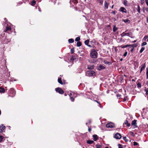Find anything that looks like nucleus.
I'll return each mask as SVG.
<instances>
[{
	"mask_svg": "<svg viewBox=\"0 0 148 148\" xmlns=\"http://www.w3.org/2000/svg\"><path fill=\"white\" fill-rule=\"evenodd\" d=\"M92 136L94 141H96L98 139L97 136V135L94 134Z\"/></svg>",
	"mask_w": 148,
	"mask_h": 148,
	"instance_id": "17",
	"label": "nucleus"
},
{
	"mask_svg": "<svg viewBox=\"0 0 148 148\" xmlns=\"http://www.w3.org/2000/svg\"><path fill=\"white\" fill-rule=\"evenodd\" d=\"M137 87L138 88H140L141 86V84L140 83H138L137 84Z\"/></svg>",
	"mask_w": 148,
	"mask_h": 148,
	"instance_id": "37",
	"label": "nucleus"
},
{
	"mask_svg": "<svg viewBox=\"0 0 148 148\" xmlns=\"http://www.w3.org/2000/svg\"><path fill=\"white\" fill-rule=\"evenodd\" d=\"M96 101L97 103L100 104V103L99 102L97 101Z\"/></svg>",
	"mask_w": 148,
	"mask_h": 148,
	"instance_id": "59",
	"label": "nucleus"
},
{
	"mask_svg": "<svg viewBox=\"0 0 148 148\" xmlns=\"http://www.w3.org/2000/svg\"><path fill=\"white\" fill-rule=\"evenodd\" d=\"M97 1L101 5H102L103 4V0H97Z\"/></svg>",
	"mask_w": 148,
	"mask_h": 148,
	"instance_id": "29",
	"label": "nucleus"
},
{
	"mask_svg": "<svg viewBox=\"0 0 148 148\" xmlns=\"http://www.w3.org/2000/svg\"><path fill=\"white\" fill-rule=\"evenodd\" d=\"M129 45H121V46H120V47H121L122 48H126L127 47H129Z\"/></svg>",
	"mask_w": 148,
	"mask_h": 148,
	"instance_id": "22",
	"label": "nucleus"
},
{
	"mask_svg": "<svg viewBox=\"0 0 148 148\" xmlns=\"http://www.w3.org/2000/svg\"><path fill=\"white\" fill-rule=\"evenodd\" d=\"M58 82L60 84H64L65 83H63V82H62V79L61 78H59L58 79Z\"/></svg>",
	"mask_w": 148,
	"mask_h": 148,
	"instance_id": "18",
	"label": "nucleus"
},
{
	"mask_svg": "<svg viewBox=\"0 0 148 148\" xmlns=\"http://www.w3.org/2000/svg\"><path fill=\"white\" fill-rule=\"evenodd\" d=\"M91 121H90V120H89V123H91Z\"/></svg>",
	"mask_w": 148,
	"mask_h": 148,
	"instance_id": "63",
	"label": "nucleus"
},
{
	"mask_svg": "<svg viewBox=\"0 0 148 148\" xmlns=\"http://www.w3.org/2000/svg\"><path fill=\"white\" fill-rule=\"evenodd\" d=\"M70 99H71V101H74V98H73L72 97H70Z\"/></svg>",
	"mask_w": 148,
	"mask_h": 148,
	"instance_id": "47",
	"label": "nucleus"
},
{
	"mask_svg": "<svg viewBox=\"0 0 148 148\" xmlns=\"http://www.w3.org/2000/svg\"><path fill=\"white\" fill-rule=\"evenodd\" d=\"M87 69L89 70H92L94 68V65H88L87 66Z\"/></svg>",
	"mask_w": 148,
	"mask_h": 148,
	"instance_id": "13",
	"label": "nucleus"
},
{
	"mask_svg": "<svg viewBox=\"0 0 148 148\" xmlns=\"http://www.w3.org/2000/svg\"><path fill=\"white\" fill-rule=\"evenodd\" d=\"M136 121V120H134L132 121V125L134 126L135 127H137V125Z\"/></svg>",
	"mask_w": 148,
	"mask_h": 148,
	"instance_id": "9",
	"label": "nucleus"
},
{
	"mask_svg": "<svg viewBox=\"0 0 148 148\" xmlns=\"http://www.w3.org/2000/svg\"><path fill=\"white\" fill-rule=\"evenodd\" d=\"M121 95H120L119 94H118L117 95V97H121Z\"/></svg>",
	"mask_w": 148,
	"mask_h": 148,
	"instance_id": "51",
	"label": "nucleus"
},
{
	"mask_svg": "<svg viewBox=\"0 0 148 148\" xmlns=\"http://www.w3.org/2000/svg\"><path fill=\"white\" fill-rule=\"evenodd\" d=\"M145 1L147 5L148 6V0H145Z\"/></svg>",
	"mask_w": 148,
	"mask_h": 148,
	"instance_id": "49",
	"label": "nucleus"
},
{
	"mask_svg": "<svg viewBox=\"0 0 148 148\" xmlns=\"http://www.w3.org/2000/svg\"><path fill=\"white\" fill-rule=\"evenodd\" d=\"M106 127L107 128H114L115 127L114 123L110 122L107 124L106 125Z\"/></svg>",
	"mask_w": 148,
	"mask_h": 148,
	"instance_id": "4",
	"label": "nucleus"
},
{
	"mask_svg": "<svg viewBox=\"0 0 148 148\" xmlns=\"http://www.w3.org/2000/svg\"><path fill=\"white\" fill-rule=\"evenodd\" d=\"M11 28L9 26L7 25V26L6 27V29L4 31L5 32H6L7 31H11Z\"/></svg>",
	"mask_w": 148,
	"mask_h": 148,
	"instance_id": "12",
	"label": "nucleus"
},
{
	"mask_svg": "<svg viewBox=\"0 0 148 148\" xmlns=\"http://www.w3.org/2000/svg\"><path fill=\"white\" fill-rule=\"evenodd\" d=\"M114 137L116 139H120L121 137V136L120 134L117 133L115 134Z\"/></svg>",
	"mask_w": 148,
	"mask_h": 148,
	"instance_id": "6",
	"label": "nucleus"
},
{
	"mask_svg": "<svg viewBox=\"0 0 148 148\" xmlns=\"http://www.w3.org/2000/svg\"><path fill=\"white\" fill-rule=\"evenodd\" d=\"M119 10V11L122 12H124L125 13H127V10L126 9L123 7H121L120 8Z\"/></svg>",
	"mask_w": 148,
	"mask_h": 148,
	"instance_id": "8",
	"label": "nucleus"
},
{
	"mask_svg": "<svg viewBox=\"0 0 148 148\" xmlns=\"http://www.w3.org/2000/svg\"><path fill=\"white\" fill-rule=\"evenodd\" d=\"M123 139L124 140L125 142H127L128 141V140L127 139L126 137L125 136L123 137Z\"/></svg>",
	"mask_w": 148,
	"mask_h": 148,
	"instance_id": "34",
	"label": "nucleus"
},
{
	"mask_svg": "<svg viewBox=\"0 0 148 148\" xmlns=\"http://www.w3.org/2000/svg\"><path fill=\"white\" fill-rule=\"evenodd\" d=\"M103 62L105 64H108L109 65L111 64H112L110 62H108L106 60H105Z\"/></svg>",
	"mask_w": 148,
	"mask_h": 148,
	"instance_id": "24",
	"label": "nucleus"
},
{
	"mask_svg": "<svg viewBox=\"0 0 148 148\" xmlns=\"http://www.w3.org/2000/svg\"><path fill=\"white\" fill-rule=\"evenodd\" d=\"M109 5V3L107 2L106 1H105L104 2V6L106 9H108V6Z\"/></svg>",
	"mask_w": 148,
	"mask_h": 148,
	"instance_id": "15",
	"label": "nucleus"
},
{
	"mask_svg": "<svg viewBox=\"0 0 148 148\" xmlns=\"http://www.w3.org/2000/svg\"><path fill=\"white\" fill-rule=\"evenodd\" d=\"M136 40H135L134 41H133L132 42H133V43H134V42H136Z\"/></svg>",
	"mask_w": 148,
	"mask_h": 148,
	"instance_id": "54",
	"label": "nucleus"
},
{
	"mask_svg": "<svg viewBox=\"0 0 148 148\" xmlns=\"http://www.w3.org/2000/svg\"><path fill=\"white\" fill-rule=\"evenodd\" d=\"M96 148H101V145H96Z\"/></svg>",
	"mask_w": 148,
	"mask_h": 148,
	"instance_id": "39",
	"label": "nucleus"
},
{
	"mask_svg": "<svg viewBox=\"0 0 148 148\" xmlns=\"http://www.w3.org/2000/svg\"><path fill=\"white\" fill-rule=\"evenodd\" d=\"M73 2L75 4H76L78 3V1L77 0H73Z\"/></svg>",
	"mask_w": 148,
	"mask_h": 148,
	"instance_id": "38",
	"label": "nucleus"
},
{
	"mask_svg": "<svg viewBox=\"0 0 148 148\" xmlns=\"http://www.w3.org/2000/svg\"><path fill=\"white\" fill-rule=\"evenodd\" d=\"M98 53L96 52L95 50L94 49H92L91 50L90 54V56L92 58H96L97 57Z\"/></svg>",
	"mask_w": 148,
	"mask_h": 148,
	"instance_id": "1",
	"label": "nucleus"
},
{
	"mask_svg": "<svg viewBox=\"0 0 148 148\" xmlns=\"http://www.w3.org/2000/svg\"><path fill=\"white\" fill-rule=\"evenodd\" d=\"M105 68V67L101 64L97 68L98 70L99 71H100L101 70L104 69Z\"/></svg>",
	"mask_w": 148,
	"mask_h": 148,
	"instance_id": "10",
	"label": "nucleus"
},
{
	"mask_svg": "<svg viewBox=\"0 0 148 148\" xmlns=\"http://www.w3.org/2000/svg\"><path fill=\"white\" fill-rule=\"evenodd\" d=\"M112 13L114 15L115 14V11H113L112 12Z\"/></svg>",
	"mask_w": 148,
	"mask_h": 148,
	"instance_id": "52",
	"label": "nucleus"
},
{
	"mask_svg": "<svg viewBox=\"0 0 148 148\" xmlns=\"http://www.w3.org/2000/svg\"><path fill=\"white\" fill-rule=\"evenodd\" d=\"M138 145V143L137 142H136L135 141H134L133 142V145L134 146L137 145Z\"/></svg>",
	"mask_w": 148,
	"mask_h": 148,
	"instance_id": "43",
	"label": "nucleus"
},
{
	"mask_svg": "<svg viewBox=\"0 0 148 148\" xmlns=\"http://www.w3.org/2000/svg\"><path fill=\"white\" fill-rule=\"evenodd\" d=\"M132 81H134V82H135V81L134 79H132Z\"/></svg>",
	"mask_w": 148,
	"mask_h": 148,
	"instance_id": "58",
	"label": "nucleus"
},
{
	"mask_svg": "<svg viewBox=\"0 0 148 148\" xmlns=\"http://www.w3.org/2000/svg\"><path fill=\"white\" fill-rule=\"evenodd\" d=\"M87 46L90 47H93V48L94 47H95V46L94 45H91L89 44H88Z\"/></svg>",
	"mask_w": 148,
	"mask_h": 148,
	"instance_id": "45",
	"label": "nucleus"
},
{
	"mask_svg": "<svg viewBox=\"0 0 148 148\" xmlns=\"http://www.w3.org/2000/svg\"><path fill=\"white\" fill-rule=\"evenodd\" d=\"M80 38L79 37H77L75 39V40L76 42H79V41L80 40Z\"/></svg>",
	"mask_w": 148,
	"mask_h": 148,
	"instance_id": "33",
	"label": "nucleus"
},
{
	"mask_svg": "<svg viewBox=\"0 0 148 148\" xmlns=\"http://www.w3.org/2000/svg\"><path fill=\"white\" fill-rule=\"evenodd\" d=\"M5 129V127L3 124H1L0 125V133L2 132L3 130Z\"/></svg>",
	"mask_w": 148,
	"mask_h": 148,
	"instance_id": "7",
	"label": "nucleus"
},
{
	"mask_svg": "<svg viewBox=\"0 0 148 148\" xmlns=\"http://www.w3.org/2000/svg\"><path fill=\"white\" fill-rule=\"evenodd\" d=\"M118 28L116 27V25H114L113 26V32H115L118 29Z\"/></svg>",
	"mask_w": 148,
	"mask_h": 148,
	"instance_id": "20",
	"label": "nucleus"
},
{
	"mask_svg": "<svg viewBox=\"0 0 148 148\" xmlns=\"http://www.w3.org/2000/svg\"><path fill=\"white\" fill-rule=\"evenodd\" d=\"M132 34L131 32L129 33H125V32H123L121 34V37H123L125 36V35L127 36L132 38L133 37H132L131 36H132Z\"/></svg>",
	"mask_w": 148,
	"mask_h": 148,
	"instance_id": "3",
	"label": "nucleus"
},
{
	"mask_svg": "<svg viewBox=\"0 0 148 148\" xmlns=\"http://www.w3.org/2000/svg\"><path fill=\"white\" fill-rule=\"evenodd\" d=\"M5 92V90L3 88L0 87V92L4 93Z\"/></svg>",
	"mask_w": 148,
	"mask_h": 148,
	"instance_id": "26",
	"label": "nucleus"
},
{
	"mask_svg": "<svg viewBox=\"0 0 148 148\" xmlns=\"http://www.w3.org/2000/svg\"><path fill=\"white\" fill-rule=\"evenodd\" d=\"M147 22H148V17L147 18Z\"/></svg>",
	"mask_w": 148,
	"mask_h": 148,
	"instance_id": "53",
	"label": "nucleus"
},
{
	"mask_svg": "<svg viewBox=\"0 0 148 148\" xmlns=\"http://www.w3.org/2000/svg\"><path fill=\"white\" fill-rule=\"evenodd\" d=\"M82 43L80 41H79L77 42V46L78 47H80L82 45Z\"/></svg>",
	"mask_w": 148,
	"mask_h": 148,
	"instance_id": "25",
	"label": "nucleus"
},
{
	"mask_svg": "<svg viewBox=\"0 0 148 148\" xmlns=\"http://www.w3.org/2000/svg\"><path fill=\"white\" fill-rule=\"evenodd\" d=\"M95 75V73L93 71H88L86 72V75L89 77L93 76Z\"/></svg>",
	"mask_w": 148,
	"mask_h": 148,
	"instance_id": "2",
	"label": "nucleus"
},
{
	"mask_svg": "<svg viewBox=\"0 0 148 148\" xmlns=\"http://www.w3.org/2000/svg\"><path fill=\"white\" fill-rule=\"evenodd\" d=\"M134 49L133 48H132L130 50L131 52H132L134 50Z\"/></svg>",
	"mask_w": 148,
	"mask_h": 148,
	"instance_id": "50",
	"label": "nucleus"
},
{
	"mask_svg": "<svg viewBox=\"0 0 148 148\" xmlns=\"http://www.w3.org/2000/svg\"><path fill=\"white\" fill-rule=\"evenodd\" d=\"M138 9H137V11L139 13H140V7L139 5H138Z\"/></svg>",
	"mask_w": 148,
	"mask_h": 148,
	"instance_id": "36",
	"label": "nucleus"
},
{
	"mask_svg": "<svg viewBox=\"0 0 148 148\" xmlns=\"http://www.w3.org/2000/svg\"><path fill=\"white\" fill-rule=\"evenodd\" d=\"M145 63L144 64H142L141 65V68H140V73H141L142 71L145 68Z\"/></svg>",
	"mask_w": 148,
	"mask_h": 148,
	"instance_id": "11",
	"label": "nucleus"
},
{
	"mask_svg": "<svg viewBox=\"0 0 148 148\" xmlns=\"http://www.w3.org/2000/svg\"><path fill=\"white\" fill-rule=\"evenodd\" d=\"M105 148H109L108 147H106Z\"/></svg>",
	"mask_w": 148,
	"mask_h": 148,
	"instance_id": "64",
	"label": "nucleus"
},
{
	"mask_svg": "<svg viewBox=\"0 0 148 148\" xmlns=\"http://www.w3.org/2000/svg\"><path fill=\"white\" fill-rule=\"evenodd\" d=\"M127 51H125L123 54V56L125 57L126 56L127 54Z\"/></svg>",
	"mask_w": 148,
	"mask_h": 148,
	"instance_id": "46",
	"label": "nucleus"
},
{
	"mask_svg": "<svg viewBox=\"0 0 148 148\" xmlns=\"http://www.w3.org/2000/svg\"><path fill=\"white\" fill-rule=\"evenodd\" d=\"M89 42V40L88 39V40H86L84 41V43L86 45H87L88 44Z\"/></svg>",
	"mask_w": 148,
	"mask_h": 148,
	"instance_id": "28",
	"label": "nucleus"
},
{
	"mask_svg": "<svg viewBox=\"0 0 148 148\" xmlns=\"http://www.w3.org/2000/svg\"><path fill=\"white\" fill-rule=\"evenodd\" d=\"M91 130V129L89 127H88V131L90 132Z\"/></svg>",
	"mask_w": 148,
	"mask_h": 148,
	"instance_id": "48",
	"label": "nucleus"
},
{
	"mask_svg": "<svg viewBox=\"0 0 148 148\" xmlns=\"http://www.w3.org/2000/svg\"><path fill=\"white\" fill-rule=\"evenodd\" d=\"M119 148H123L122 145L120 144H119L118 145Z\"/></svg>",
	"mask_w": 148,
	"mask_h": 148,
	"instance_id": "41",
	"label": "nucleus"
},
{
	"mask_svg": "<svg viewBox=\"0 0 148 148\" xmlns=\"http://www.w3.org/2000/svg\"><path fill=\"white\" fill-rule=\"evenodd\" d=\"M55 90L57 92L61 94H62L64 93V91L60 88H56L55 89Z\"/></svg>",
	"mask_w": 148,
	"mask_h": 148,
	"instance_id": "5",
	"label": "nucleus"
},
{
	"mask_svg": "<svg viewBox=\"0 0 148 148\" xmlns=\"http://www.w3.org/2000/svg\"><path fill=\"white\" fill-rule=\"evenodd\" d=\"M130 45V46H129V47H132V48H133L134 49V47H136L137 46V45L136 44H133V45Z\"/></svg>",
	"mask_w": 148,
	"mask_h": 148,
	"instance_id": "19",
	"label": "nucleus"
},
{
	"mask_svg": "<svg viewBox=\"0 0 148 148\" xmlns=\"http://www.w3.org/2000/svg\"><path fill=\"white\" fill-rule=\"evenodd\" d=\"M90 43L92 44V43H94V42H93V41H91L90 42Z\"/></svg>",
	"mask_w": 148,
	"mask_h": 148,
	"instance_id": "57",
	"label": "nucleus"
},
{
	"mask_svg": "<svg viewBox=\"0 0 148 148\" xmlns=\"http://www.w3.org/2000/svg\"><path fill=\"white\" fill-rule=\"evenodd\" d=\"M4 138V137L2 136H0V143H1L3 141Z\"/></svg>",
	"mask_w": 148,
	"mask_h": 148,
	"instance_id": "30",
	"label": "nucleus"
},
{
	"mask_svg": "<svg viewBox=\"0 0 148 148\" xmlns=\"http://www.w3.org/2000/svg\"><path fill=\"white\" fill-rule=\"evenodd\" d=\"M122 21L124 22L125 23H130V21L128 19H123Z\"/></svg>",
	"mask_w": 148,
	"mask_h": 148,
	"instance_id": "16",
	"label": "nucleus"
},
{
	"mask_svg": "<svg viewBox=\"0 0 148 148\" xmlns=\"http://www.w3.org/2000/svg\"><path fill=\"white\" fill-rule=\"evenodd\" d=\"M114 5H112L111 7V8H113V7Z\"/></svg>",
	"mask_w": 148,
	"mask_h": 148,
	"instance_id": "61",
	"label": "nucleus"
},
{
	"mask_svg": "<svg viewBox=\"0 0 148 148\" xmlns=\"http://www.w3.org/2000/svg\"><path fill=\"white\" fill-rule=\"evenodd\" d=\"M146 70H147V71H148V68H146Z\"/></svg>",
	"mask_w": 148,
	"mask_h": 148,
	"instance_id": "62",
	"label": "nucleus"
},
{
	"mask_svg": "<svg viewBox=\"0 0 148 148\" xmlns=\"http://www.w3.org/2000/svg\"><path fill=\"white\" fill-rule=\"evenodd\" d=\"M145 48L144 47H143L141 48V49H140V53H142L145 50Z\"/></svg>",
	"mask_w": 148,
	"mask_h": 148,
	"instance_id": "32",
	"label": "nucleus"
},
{
	"mask_svg": "<svg viewBox=\"0 0 148 148\" xmlns=\"http://www.w3.org/2000/svg\"><path fill=\"white\" fill-rule=\"evenodd\" d=\"M71 54H73L74 53V48H72L71 49Z\"/></svg>",
	"mask_w": 148,
	"mask_h": 148,
	"instance_id": "40",
	"label": "nucleus"
},
{
	"mask_svg": "<svg viewBox=\"0 0 148 148\" xmlns=\"http://www.w3.org/2000/svg\"><path fill=\"white\" fill-rule=\"evenodd\" d=\"M126 125L127 126L130 127V123H128V122L126 120L123 123V125Z\"/></svg>",
	"mask_w": 148,
	"mask_h": 148,
	"instance_id": "14",
	"label": "nucleus"
},
{
	"mask_svg": "<svg viewBox=\"0 0 148 148\" xmlns=\"http://www.w3.org/2000/svg\"><path fill=\"white\" fill-rule=\"evenodd\" d=\"M146 74H147V75H148V71H147Z\"/></svg>",
	"mask_w": 148,
	"mask_h": 148,
	"instance_id": "56",
	"label": "nucleus"
},
{
	"mask_svg": "<svg viewBox=\"0 0 148 148\" xmlns=\"http://www.w3.org/2000/svg\"><path fill=\"white\" fill-rule=\"evenodd\" d=\"M148 38V36H145L143 40L145 41L146 39Z\"/></svg>",
	"mask_w": 148,
	"mask_h": 148,
	"instance_id": "44",
	"label": "nucleus"
},
{
	"mask_svg": "<svg viewBox=\"0 0 148 148\" xmlns=\"http://www.w3.org/2000/svg\"><path fill=\"white\" fill-rule=\"evenodd\" d=\"M93 143H94V142L92 140H88L87 142V143L88 144H92Z\"/></svg>",
	"mask_w": 148,
	"mask_h": 148,
	"instance_id": "21",
	"label": "nucleus"
},
{
	"mask_svg": "<svg viewBox=\"0 0 148 148\" xmlns=\"http://www.w3.org/2000/svg\"><path fill=\"white\" fill-rule=\"evenodd\" d=\"M147 44L146 42H144L141 44V46H143L146 45Z\"/></svg>",
	"mask_w": 148,
	"mask_h": 148,
	"instance_id": "42",
	"label": "nucleus"
},
{
	"mask_svg": "<svg viewBox=\"0 0 148 148\" xmlns=\"http://www.w3.org/2000/svg\"><path fill=\"white\" fill-rule=\"evenodd\" d=\"M31 5H32L34 6L36 4V2L35 0H32L31 2Z\"/></svg>",
	"mask_w": 148,
	"mask_h": 148,
	"instance_id": "31",
	"label": "nucleus"
},
{
	"mask_svg": "<svg viewBox=\"0 0 148 148\" xmlns=\"http://www.w3.org/2000/svg\"><path fill=\"white\" fill-rule=\"evenodd\" d=\"M123 101H126V99L125 98H124Z\"/></svg>",
	"mask_w": 148,
	"mask_h": 148,
	"instance_id": "55",
	"label": "nucleus"
},
{
	"mask_svg": "<svg viewBox=\"0 0 148 148\" xmlns=\"http://www.w3.org/2000/svg\"><path fill=\"white\" fill-rule=\"evenodd\" d=\"M144 90L146 92L145 94L146 95L147 97L148 98V88H145V89Z\"/></svg>",
	"mask_w": 148,
	"mask_h": 148,
	"instance_id": "23",
	"label": "nucleus"
},
{
	"mask_svg": "<svg viewBox=\"0 0 148 148\" xmlns=\"http://www.w3.org/2000/svg\"><path fill=\"white\" fill-rule=\"evenodd\" d=\"M147 79H148V75H147Z\"/></svg>",
	"mask_w": 148,
	"mask_h": 148,
	"instance_id": "60",
	"label": "nucleus"
},
{
	"mask_svg": "<svg viewBox=\"0 0 148 148\" xmlns=\"http://www.w3.org/2000/svg\"><path fill=\"white\" fill-rule=\"evenodd\" d=\"M68 42L69 43H72L74 42V40L72 38L69 39L68 40Z\"/></svg>",
	"mask_w": 148,
	"mask_h": 148,
	"instance_id": "27",
	"label": "nucleus"
},
{
	"mask_svg": "<svg viewBox=\"0 0 148 148\" xmlns=\"http://www.w3.org/2000/svg\"><path fill=\"white\" fill-rule=\"evenodd\" d=\"M127 1L124 0L123 1V3L125 6H127Z\"/></svg>",
	"mask_w": 148,
	"mask_h": 148,
	"instance_id": "35",
	"label": "nucleus"
}]
</instances>
